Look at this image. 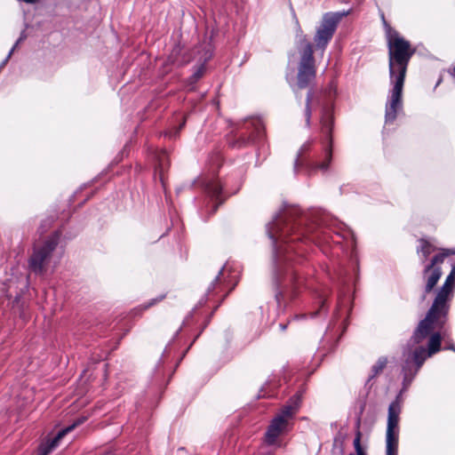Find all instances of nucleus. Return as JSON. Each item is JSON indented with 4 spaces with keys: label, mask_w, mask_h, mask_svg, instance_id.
Segmentation results:
<instances>
[{
    "label": "nucleus",
    "mask_w": 455,
    "mask_h": 455,
    "mask_svg": "<svg viewBox=\"0 0 455 455\" xmlns=\"http://www.w3.org/2000/svg\"><path fill=\"white\" fill-rule=\"evenodd\" d=\"M12 54V51H10L7 54V56L5 57V59L0 63V71L2 70V68L7 64L9 59L11 58Z\"/></svg>",
    "instance_id": "cd10ccee"
},
{
    "label": "nucleus",
    "mask_w": 455,
    "mask_h": 455,
    "mask_svg": "<svg viewBox=\"0 0 455 455\" xmlns=\"http://www.w3.org/2000/svg\"><path fill=\"white\" fill-rule=\"evenodd\" d=\"M455 289V265L446 276L443 284L437 291L432 305L424 319L434 323L439 330H443L449 318L450 302Z\"/></svg>",
    "instance_id": "423d86ee"
},
{
    "label": "nucleus",
    "mask_w": 455,
    "mask_h": 455,
    "mask_svg": "<svg viewBox=\"0 0 455 455\" xmlns=\"http://www.w3.org/2000/svg\"><path fill=\"white\" fill-rule=\"evenodd\" d=\"M236 283H237V282H235V283H234L232 284V286H231V288H230V290H229V291H231V290H233V289L235 288V286Z\"/></svg>",
    "instance_id": "f704fd0d"
},
{
    "label": "nucleus",
    "mask_w": 455,
    "mask_h": 455,
    "mask_svg": "<svg viewBox=\"0 0 455 455\" xmlns=\"http://www.w3.org/2000/svg\"><path fill=\"white\" fill-rule=\"evenodd\" d=\"M349 14V11L327 12L323 16L321 24L316 28L314 42L316 50H320L322 53L325 51L327 45L333 37L338 24L341 19Z\"/></svg>",
    "instance_id": "1a4fd4ad"
},
{
    "label": "nucleus",
    "mask_w": 455,
    "mask_h": 455,
    "mask_svg": "<svg viewBox=\"0 0 455 455\" xmlns=\"http://www.w3.org/2000/svg\"><path fill=\"white\" fill-rule=\"evenodd\" d=\"M309 213H304L295 206L284 205L275 214L273 220L267 224L266 230L273 248L272 282L275 287V299L277 306L282 307L287 296L291 299L296 295L297 270L291 262L295 261L293 245L303 244L307 235L315 242L319 235L314 234L316 226L308 225ZM302 254L297 255L296 262L301 263Z\"/></svg>",
    "instance_id": "f257e3e1"
},
{
    "label": "nucleus",
    "mask_w": 455,
    "mask_h": 455,
    "mask_svg": "<svg viewBox=\"0 0 455 455\" xmlns=\"http://www.w3.org/2000/svg\"><path fill=\"white\" fill-rule=\"evenodd\" d=\"M60 240L59 232H54L43 243L34 247L28 259L29 269L36 275L43 274L51 261Z\"/></svg>",
    "instance_id": "6e6552de"
},
{
    "label": "nucleus",
    "mask_w": 455,
    "mask_h": 455,
    "mask_svg": "<svg viewBox=\"0 0 455 455\" xmlns=\"http://www.w3.org/2000/svg\"><path fill=\"white\" fill-rule=\"evenodd\" d=\"M53 449L46 443H42L38 448L37 455H48Z\"/></svg>",
    "instance_id": "a878e982"
},
{
    "label": "nucleus",
    "mask_w": 455,
    "mask_h": 455,
    "mask_svg": "<svg viewBox=\"0 0 455 455\" xmlns=\"http://www.w3.org/2000/svg\"><path fill=\"white\" fill-rule=\"evenodd\" d=\"M82 422V420H77L76 421L75 423H73L72 425L60 430L58 432V434L52 439V440H49L47 441V443L52 447V449H55L58 445H59V442L60 440L64 436L66 435L68 433H69L70 431H72L76 426H78L80 423Z\"/></svg>",
    "instance_id": "a211bd4d"
},
{
    "label": "nucleus",
    "mask_w": 455,
    "mask_h": 455,
    "mask_svg": "<svg viewBox=\"0 0 455 455\" xmlns=\"http://www.w3.org/2000/svg\"><path fill=\"white\" fill-rule=\"evenodd\" d=\"M417 251L419 254L421 261L425 262L428 256L435 251V247L425 239H420Z\"/></svg>",
    "instance_id": "f3484780"
},
{
    "label": "nucleus",
    "mask_w": 455,
    "mask_h": 455,
    "mask_svg": "<svg viewBox=\"0 0 455 455\" xmlns=\"http://www.w3.org/2000/svg\"><path fill=\"white\" fill-rule=\"evenodd\" d=\"M168 164H169V160H168V156L166 155V153L165 152L160 153L158 156L157 169L159 170L161 176H162L164 169L168 166Z\"/></svg>",
    "instance_id": "4be33fe9"
},
{
    "label": "nucleus",
    "mask_w": 455,
    "mask_h": 455,
    "mask_svg": "<svg viewBox=\"0 0 455 455\" xmlns=\"http://www.w3.org/2000/svg\"><path fill=\"white\" fill-rule=\"evenodd\" d=\"M300 60L298 67L297 83L292 90L297 93V90L307 88L315 77V66L313 45L307 40L301 41V49L299 50Z\"/></svg>",
    "instance_id": "0eeeda50"
},
{
    "label": "nucleus",
    "mask_w": 455,
    "mask_h": 455,
    "mask_svg": "<svg viewBox=\"0 0 455 455\" xmlns=\"http://www.w3.org/2000/svg\"><path fill=\"white\" fill-rule=\"evenodd\" d=\"M185 125V120L180 124L179 130H180Z\"/></svg>",
    "instance_id": "72a5a7b5"
},
{
    "label": "nucleus",
    "mask_w": 455,
    "mask_h": 455,
    "mask_svg": "<svg viewBox=\"0 0 455 455\" xmlns=\"http://www.w3.org/2000/svg\"><path fill=\"white\" fill-rule=\"evenodd\" d=\"M280 328L281 330L284 331L286 329V325L285 324H283V323H280Z\"/></svg>",
    "instance_id": "473e14b6"
},
{
    "label": "nucleus",
    "mask_w": 455,
    "mask_h": 455,
    "mask_svg": "<svg viewBox=\"0 0 455 455\" xmlns=\"http://www.w3.org/2000/svg\"><path fill=\"white\" fill-rule=\"evenodd\" d=\"M387 364V358L386 356H380L377 362L372 365L371 369V374L369 375L365 386L370 389L371 387V381L380 374Z\"/></svg>",
    "instance_id": "2eb2a0df"
},
{
    "label": "nucleus",
    "mask_w": 455,
    "mask_h": 455,
    "mask_svg": "<svg viewBox=\"0 0 455 455\" xmlns=\"http://www.w3.org/2000/svg\"><path fill=\"white\" fill-rule=\"evenodd\" d=\"M361 437L362 434L359 430H357L354 439V447L356 451V455H366L361 445Z\"/></svg>",
    "instance_id": "5701e85b"
},
{
    "label": "nucleus",
    "mask_w": 455,
    "mask_h": 455,
    "mask_svg": "<svg viewBox=\"0 0 455 455\" xmlns=\"http://www.w3.org/2000/svg\"><path fill=\"white\" fill-rule=\"evenodd\" d=\"M26 38V35L24 32L21 33L20 36L18 38L14 45L12 47L10 51H12V52L15 51L16 47L20 44V42H22Z\"/></svg>",
    "instance_id": "bb28decb"
},
{
    "label": "nucleus",
    "mask_w": 455,
    "mask_h": 455,
    "mask_svg": "<svg viewBox=\"0 0 455 455\" xmlns=\"http://www.w3.org/2000/svg\"><path fill=\"white\" fill-rule=\"evenodd\" d=\"M444 349H449V350H455V346L453 343H449L447 346L444 347Z\"/></svg>",
    "instance_id": "2f4dec72"
},
{
    "label": "nucleus",
    "mask_w": 455,
    "mask_h": 455,
    "mask_svg": "<svg viewBox=\"0 0 455 455\" xmlns=\"http://www.w3.org/2000/svg\"><path fill=\"white\" fill-rule=\"evenodd\" d=\"M165 298V295H160L157 298L151 299L148 302L141 306L142 310H146L149 308L150 307L156 305L157 302L162 301Z\"/></svg>",
    "instance_id": "393cba45"
},
{
    "label": "nucleus",
    "mask_w": 455,
    "mask_h": 455,
    "mask_svg": "<svg viewBox=\"0 0 455 455\" xmlns=\"http://www.w3.org/2000/svg\"><path fill=\"white\" fill-rule=\"evenodd\" d=\"M18 1L21 2V3L28 4H35L37 2H39V0H18Z\"/></svg>",
    "instance_id": "c756f323"
},
{
    "label": "nucleus",
    "mask_w": 455,
    "mask_h": 455,
    "mask_svg": "<svg viewBox=\"0 0 455 455\" xmlns=\"http://www.w3.org/2000/svg\"><path fill=\"white\" fill-rule=\"evenodd\" d=\"M364 409H365V401L359 402V405L355 411L357 427H359V426L361 424V420H362V417H363Z\"/></svg>",
    "instance_id": "b1692460"
},
{
    "label": "nucleus",
    "mask_w": 455,
    "mask_h": 455,
    "mask_svg": "<svg viewBox=\"0 0 455 455\" xmlns=\"http://www.w3.org/2000/svg\"><path fill=\"white\" fill-rule=\"evenodd\" d=\"M399 426H394L393 422L387 425L386 429V455L398 454Z\"/></svg>",
    "instance_id": "ddd939ff"
},
{
    "label": "nucleus",
    "mask_w": 455,
    "mask_h": 455,
    "mask_svg": "<svg viewBox=\"0 0 455 455\" xmlns=\"http://www.w3.org/2000/svg\"><path fill=\"white\" fill-rule=\"evenodd\" d=\"M313 94H314L313 91L311 89L308 90V92L307 93L306 107H305V110H304V116H305V119H306V126L307 128L310 126V120H311V116H312L310 102H311Z\"/></svg>",
    "instance_id": "aec40b11"
},
{
    "label": "nucleus",
    "mask_w": 455,
    "mask_h": 455,
    "mask_svg": "<svg viewBox=\"0 0 455 455\" xmlns=\"http://www.w3.org/2000/svg\"><path fill=\"white\" fill-rule=\"evenodd\" d=\"M242 130H244L245 132L241 133L239 140L233 144V147L241 148L261 140L264 134V124L260 118L250 117L245 120Z\"/></svg>",
    "instance_id": "9d476101"
},
{
    "label": "nucleus",
    "mask_w": 455,
    "mask_h": 455,
    "mask_svg": "<svg viewBox=\"0 0 455 455\" xmlns=\"http://www.w3.org/2000/svg\"><path fill=\"white\" fill-rule=\"evenodd\" d=\"M446 330H439L434 323L422 319L403 348L400 358L402 387L387 410V425L398 426L403 404V395L409 389L426 360L441 350Z\"/></svg>",
    "instance_id": "f03ea898"
},
{
    "label": "nucleus",
    "mask_w": 455,
    "mask_h": 455,
    "mask_svg": "<svg viewBox=\"0 0 455 455\" xmlns=\"http://www.w3.org/2000/svg\"><path fill=\"white\" fill-rule=\"evenodd\" d=\"M203 187L208 196L213 203V206L211 213L213 214L218 206L223 203V199L220 198L222 194L223 187L218 179H208L204 181Z\"/></svg>",
    "instance_id": "9b49d317"
},
{
    "label": "nucleus",
    "mask_w": 455,
    "mask_h": 455,
    "mask_svg": "<svg viewBox=\"0 0 455 455\" xmlns=\"http://www.w3.org/2000/svg\"><path fill=\"white\" fill-rule=\"evenodd\" d=\"M386 27V35L388 48V69L392 89L389 92L385 110L386 124L393 123L397 113L403 108L402 95L407 68L410 60L415 53L409 41L405 40L397 31L387 25L383 18Z\"/></svg>",
    "instance_id": "7ed1b4c3"
},
{
    "label": "nucleus",
    "mask_w": 455,
    "mask_h": 455,
    "mask_svg": "<svg viewBox=\"0 0 455 455\" xmlns=\"http://www.w3.org/2000/svg\"><path fill=\"white\" fill-rule=\"evenodd\" d=\"M301 396L300 392L294 394L270 420L263 437L265 444H280L278 437L292 428L293 419L301 404Z\"/></svg>",
    "instance_id": "39448f33"
},
{
    "label": "nucleus",
    "mask_w": 455,
    "mask_h": 455,
    "mask_svg": "<svg viewBox=\"0 0 455 455\" xmlns=\"http://www.w3.org/2000/svg\"><path fill=\"white\" fill-rule=\"evenodd\" d=\"M320 223L325 225L330 228L335 235L346 237L347 228L343 223L339 222L337 220H330V222L324 218L321 219Z\"/></svg>",
    "instance_id": "dca6fc26"
},
{
    "label": "nucleus",
    "mask_w": 455,
    "mask_h": 455,
    "mask_svg": "<svg viewBox=\"0 0 455 455\" xmlns=\"http://www.w3.org/2000/svg\"><path fill=\"white\" fill-rule=\"evenodd\" d=\"M266 449H265V455H274V451L270 450L268 447H270L271 445H267L265 444V443L263 442V444ZM275 447H280V444L278 445H275Z\"/></svg>",
    "instance_id": "c85d7f7f"
},
{
    "label": "nucleus",
    "mask_w": 455,
    "mask_h": 455,
    "mask_svg": "<svg viewBox=\"0 0 455 455\" xmlns=\"http://www.w3.org/2000/svg\"><path fill=\"white\" fill-rule=\"evenodd\" d=\"M349 455H355L354 453H350Z\"/></svg>",
    "instance_id": "e433bc0d"
},
{
    "label": "nucleus",
    "mask_w": 455,
    "mask_h": 455,
    "mask_svg": "<svg viewBox=\"0 0 455 455\" xmlns=\"http://www.w3.org/2000/svg\"><path fill=\"white\" fill-rule=\"evenodd\" d=\"M320 302H321V307H323V306H324V303H325V300L321 299V301H320Z\"/></svg>",
    "instance_id": "c9c22d12"
},
{
    "label": "nucleus",
    "mask_w": 455,
    "mask_h": 455,
    "mask_svg": "<svg viewBox=\"0 0 455 455\" xmlns=\"http://www.w3.org/2000/svg\"><path fill=\"white\" fill-rule=\"evenodd\" d=\"M228 267L224 266L220 271L218 275L213 279V281L210 283L207 291L206 296H210L213 291L217 288H221L222 286H228L229 284V281L226 279L224 276L225 272L227 271Z\"/></svg>",
    "instance_id": "4468645a"
},
{
    "label": "nucleus",
    "mask_w": 455,
    "mask_h": 455,
    "mask_svg": "<svg viewBox=\"0 0 455 455\" xmlns=\"http://www.w3.org/2000/svg\"><path fill=\"white\" fill-rule=\"evenodd\" d=\"M442 275L441 267H429L428 265H426L422 272L423 280L425 281L424 291L421 296L422 300L426 299L427 293L433 291Z\"/></svg>",
    "instance_id": "f8f14e48"
},
{
    "label": "nucleus",
    "mask_w": 455,
    "mask_h": 455,
    "mask_svg": "<svg viewBox=\"0 0 455 455\" xmlns=\"http://www.w3.org/2000/svg\"><path fill=\"white\" fill-rule=\"evenodd\" d=\"M265 449L266 447L261 445L257 452V455H265Z\"/></svg>",
    "instance_id": "7c9ffc66"
},
{
    "label": "nucleus",
    "mask_w": 455,
    "mask_h": 455,
    "mask_svg": "<svg viewBox=\"0 0 455 455\" xmlns=\"http://www.w3.org/2000/svg\"><path fill=\"white\" fill-rule=\"evenodd\" d=\"M205 65L204 63L200 64L196 68L193 74L189 77V84H196L204 74Z\"/></svg>",
    "instance_id": "412c9836"
},
{
    "label": "nucleus",
    "mask_w": 455,
    "mask_h": 455,
    "mask_svg": "<svg viewBox=\"0 0 455 455\" xmlns=\"http://www.w3.org/2000/svg\"><path fill=\"white\" fill-rule=\"evenodd\" d=\"M320 124V130L323 135L320 143V150L322 151L323 160L319 159L317 152H315L311 159L306 160V154L311 151V148L314 144V140H307L300 147L294 161V172L296 173L302 165H306L308 172L316 170L325 172L329 168L332 159V131L334 125L331 108H324L323 109Z\"/></svg>",
    "instance_id": "20e7f679"
},
{
    "label": "nucleus",
    "mask_w": 455,
    "mask_h": 455,
    "mask_svg": "<svg viewBox=\"0 0 455 455\" xmlns=\"http://www.w3.org/2000/svg\"><path fill=\"white\" fill-rule=\"evenodd\" d=\"M450 255V251L443 250L442 252L435 254L427 264L429 267H441V264L444 261L445 258Z\"/></svg>",
    "instance_id": "6ab92c4d"
}]
</instances>
